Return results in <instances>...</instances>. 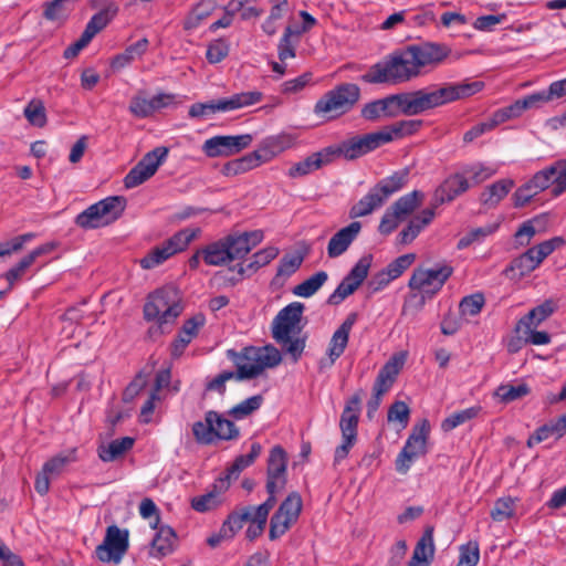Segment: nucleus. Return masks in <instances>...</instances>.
Listing matches in <instances>:
<instances>
[{
    "label": "nucleus",
    "instance_id": "1",
    "mask_svg": "<svg viewBox=\"0 0 566 566\" xmlns=\"http://www.w3.org/2000/svg\"><path fill=\"white\" fill-rule=\"evenodd\" d=\"M483 87L484 84L480 81L433 84L426 88L391 95V105L402 114L413 116L473 96Z\"/></svg>",
    "mask_w": 566,
    "mask_h": 566
},
{
    "label": "nucleus",
    "instance_id": "2",
    "mask_svg": "<svg viewBox=\"0 0 566 566\" xmlns=\"http://www.w3.org/2000/svg\"><path fill=\"white\" fill-rule=\"evenodd\" d=\"M470 188L469 179L463 172H458L448 177L433 195L432 208L423 209L415 216L409 223L400 231L397 241L400 244L412 242L418 234L431 223L434 218V208L444 202L452 201Z\"/></svg>",
    "mask_w": 566,
    "mask_h": 566
},
{
    "label": "nucleus",
    "instance_id": "3",
    "mask_svg": "<svg viewBox=\"0 0 566 566\" xmlns=\"http://www.w3.org/2000/svg\"><path fill=\"white\" fill-rule=\"evenodd\" d=\"M305 306L300 302H292L283 307L272 322V337L296 361L304 348L305 339L300 336L301 319Z\"/></svg>",
    "mask_w": 566,
    "mask_h": 566
},
{
    "label": "nucleus",
    "instance_id": "4",
    "mask_svg": "<svg viewBox=\"0 0 566 566\" xmlns=\"http://www.w3.org/2000/svg\"><path fill=\"white\" fill-rule=\"evenodd\" d=\"M548 188L554 197L566 191V158L556 160L537 171L527 182L517 188L513 195L514 206L524 207L533 197Z\"/></svg>",
    "mask_w": 566,
    "mask_h": 566
},
{
    "label": "nucleus",
    "instance_id": "5",
    "mask_svg": "<svg viewBox=\"0 0 566 566\" xmlns=\"http://www.w3.org/2000/svg\"><path fill=\"white\" fill-rule=\"evenodd\" d=\"M228 354L237 366L238 380L255 378L264 369L273 368L282 360L281 353L272 345L245 347L239 354L233 350H229Z\"/></svg>",
    "mask_w": 566,
    "mask_h": 566
},
{
    "label": "nucleus",
    "instance_id": "6",
    "mask_svg": "<svg viewBox=\"0 0 566 566\" xmlns=\"http://www.w3.org/2000/svg\"><path fill=\"white\" fill-rule=\"evenodd\" d=\"M360 98V88L354 83H343L326 92L315 104L314 113L336 118L349 112Z\"/></svg>",
    "mask_w": 566,
    "mask_h": 566
},
{
    "label": "nucleus",
    "instance_id": "7",
    "mask_svg": "<svg viewBox=\"0 0 566 566\" xmlns=\"http://www.w3.org/2000/svg\"><path fill=\"white\" fill-rule=\"evenodd\" d=\"M182 312L178 290L174 286H165L156 290L148 296L144 305V317L147 321H156L161 327L172 323Z\"/></svg>",
    "mask_w": 566,
    "mask_h": 566
},
{
    "label": "nucleus",
    "instance_id": "8",
    "mask_svg": "<svg viewBox=\"0 0 566 566\" xmlns=\"http://www.w3.org/2000/svg\"><path fill=\"white\" fill-rule=\"evenodd\" d=\"M127 200L123 196H111L91 205L75 218L82 229H97L116 221L124 212Z\"/></svg>",
    "mask_w": 566,
    "mask_h": 566
},
{
    "label": "nucleus",
    "instance_id": "9",
    "mask_svg": "<svg viewBox=\"0 0 566 566\" xmlns=\"http://www.w3.org/2000/svg\"><path fill=\"white\" fill-rule=\"evenodd\" d=\"M127 200L123 196H111L91 205L75 218L82 229H97L116 221L124 212Z\"/></svg>",
    "mask_w": 566,
    "mask_h": 566
},
{
    "label": "nucleus",
    "instance_id": "10",
    "mask_svg": "<svg viewBox=\"0 0 566 566\" xmlns=\"http://www.w3.org/2000/svg\"><path fill=\"white\" fill-rule=\"evenodd\" d=\"M192 433L197 442L210 444L214 440H234L239 437V428L221 413L210 410L205 415V421L192 424Z\"/></svg>",
    "mask_w": 566,
    "mask_h": 566
},
{
    "label": "nucleus",
    "instance_id": "11",
    "mask_svg": "<svg viewBox=\"0 0 566 566\" xmlns=\"http://www.w3.org/2000/svg\"><path fill=\"white\" fill-rule=\"evenodd\" d=\"M430 424L427 419L413 426L402 450L396 459V470L401 474H406L412 463L427 454V441L429 438Z\"/></svg>",
    "mask_w": 566,
    "mask_h": 566
},
{
    "label": "nucleus",
    "instance_id": "12",
    "mask_svg": "<svg viewBox=\"0 0 566 566\" xmlns=\"http://www.w3.org/2000/svg\"><path fill=\"white\" fill-rule=\"evenodd\" d=\"M262 93L258 91L242 92L227 98L211 101L209 103H196L189 108L190 117H205L217 112H229L259 103Z\"/></svg>",
    "mask_w": 566,
    "mask_h": 566
},
{
    "label": "nucleus",
    "instance_id": "13",
    "mask_svg": "<svg viewBox=\"0 0 566 566\" xmlns=\"http://www.w3.org/2000/svg\"><path fill=\"white\" fill-rule=\"evenodd\" d=\"M452 273L453 269L447 264L432 269H416L410 277L409 286L421 294L420 303L423 304L424 296L431 297L439 292Z\"/></svg>",
    "mask_w": 566,
    "mask_h": 566
},
{
    "label": "nucleus",
    "instance_id": "14",
    "mask_svg": "<svg viewBox=\"0 0 566 566\" xmlns=\"http://www.w3.org/2000/svg\"><path fill=\"white\" fill-rule=\"evenodd\" d=\"M128 530H120L116 525L106 528L102 544L95 549L96 557L103 563L119 564L129 547Z\"/></svg>",
    "mask_w": 566,
    "mask_h": 566
},
{
    "label": "nucleus",
    "instance_id": "15",
    "mask_svg": "<svg viewBox=\"0 0 566 566\" xmlns=\"http://www.w3.org/2000/svg\"><path fill=\"white\" fill-rule=\"evenodd\" d=\"M371 255L361 256L349 273L343 279L335 291L328 296L327 303L329 305H338L346 297L352 295L365 281L368 275V270L371 265Z\"/></svg>",
    "mask_w": 566,
    "mask_h": 566
},
{
    "label": "nucleus",
    "instance_id": "16",
    "mask_svg": "<svg viewBox=\"0 0 566 566\" xmlns=\"http://www.w3.org/2000/svg\"><path fill=\"white\" fill-rule=\"evenodd\" d=\"M253 138L250 134L238 136H214L207 139L202 150L208 157L231 156L250 146Z\"/></svg>",
    "mask_w": 566,
    "mask_h": 566
},
{
    "label": "nucleus",
    "instance_id": "17",
    "mask_svg": "<svg viewBox=\"0 0 566 566\" xmlns=\"http://www.w3.org/2000/svg\"><path fill=\"white\" fill-rule=\"evenodd\" d=\"M174 101V95L159 93L151 98H147L145 92L139 91L129 102L128 111L137 118H147L157 111L167 107Z\"/></svg>",
    "mask_w": 566,
    "mask_h": 566
},
{
    "label": "nucleus",
    "instance_id": "18",
    "mask_svg": "<svg viewBox=\"0 0 566 566\" xmlns=\"http://www.w3.org/2000/svg\"><path fill=\"white\" fill-rule=\"evenodd\" d=\"M408 49L413 56V62L420 75L423 73L424 69L436 67L449 55V49L447 46L430 42L421 45H411L408 46Z\"/></svg>",
    "mask_w": 566,
    "mask_h": 566
},
{
    "label": "nucleus",
    "instance_id": "19",
    "mask_svg": "<svg viewBox=\"0 0 566 566\" xmlns=\"http://www.w3.org/2000/svg\"><path fill=\"white\" fill-rule=\"evenodd\" d=\"M389 197V182L380 181L373 187L366 196H364L349 210L352 219L360 218L373 213L380 208Z\"/></svg>",
    "mask_w": 566,
    "mask_h": 566
},
{
    "label": "nucleus",
    "instance_id": "20",
    "mask_svg": "<svg viewBox=\"0 0 566 566\" xmlns=\"http://www.w3.org/2000/svg\"><path fill=\"white\" fill-rule=\"evenodd\" d=\"M226 248L229 250L231 261L244 258L254 247L263 240V232L254 230L239 234H229L222 238Z\"/></svg>",
    "mask_w": 566,
    "mask_h": 566
},
{
    "label": "nucleus",
    "instance_id": "21",
    "mask_svg": "<svg viewBox=\"0 0 566 566\" xmlns=\"http://www.w3.org/2000/svg\"><path fill=\"white\" fill-rule=\"evenodd\" d=\"M418 76L419 70L408 48L391 55V83H405Z\"/></svg>",
    "mask_w": 566,
    "mask_h": 566
},
{
    "label": "nucleus",
    "instance_id": "22",
    "mask_svg": "<svg viewBox=\"0 0 566 566\" xmlns=\"http://www.w3.org/2000/svg\"><path fill=\"white\" fill-rule=\"evenodd\" d=\"M294 144V137L290 134H279L269 136L261 143L260 147L254 150L260 164L268 163L274 157L291 148Z\"/></svg>",
    "mask_w": 566,
    "mask_h": 566
},
{
    "label": "nucleus",
    "instance_id": "23",
    "mask_svg": "<svg viewBox=\"0 0 566 566\" xmlns=\"http://www.w3.org/2000/svg\"><path fill=\"white\" fill-rule=\"evenodd\" d=\"M228 489L229 482L227 479H217L209 492L191 499V507L200 513L217 509L223 502L222 496Z\"/></svg>",
    "mask_w": 566,
    "mask_h": 566
},
{
    "label": "nucleus",
    "instance_id": "24",
    "mask_svg": "<svg viewBox=\"0 0 566 566\" xmlns=\"http://www.w3.org/2000/svg\"><path fill=\"white\" fill-rule=\"evenodd\" d=\"M59 247L55 241L46 242L32 250L29 254L23 256L17 265L11 268L6 273V279L9 282V289L11 290L15 281H18L25 271L35 262V260L42 255L49 254Z\"/></svg>",
    "mask_w": 566,
    "mask_h": 566
},
{
    "label": "nucleus",
    "instance_id": "25",
    "mask_svg": "<svg viewBox=\"0 0 566 566\" xmlns=\"http://www.w3.org/2000/svg\"><path fill=\"white\" fill-rule=\"evenodd\" d=\"M360 392H356L346 401L345 408L342 412L339 420L342 437L357 439V426L360 413Z\"/></svg>",
    "mask_w": 566,
    "mask_h": 566
},
{
    "label": "nucleus",
    "instance_id": "26",
    "mask_svg": "<svg viewBox=\"0 0 566 566\" xmlns=\"http://www.w3.org/2000/svg\"><path fill=\"white\" fill-rule=\"evenodd\" d=\"M436 553L433 527L428 526L418 539L407 566H430Z\"/></svg>",
    "mask_w": 566,
    "mask_h": 566
},
{
    "label": "nucleus",
    "instance_id": "27",
    "mask_svg": "<svg viewBox=\"0 0 566 566\" xmlns=\"http://www.w3.org/2000/svg\"><path fill=\"white\" fill-rule=\"evenodd\" d=\"M361 229L358 221L349 223L347 227L337 231L329 240L327 245V254L334 259L347 251L353 241L357 238Z\"/></svg>",
    "mask_w": 566,
    "mask_h": 566
},
{
    "label": "nucleus",
    "instance_id": "28",
    "mask_svg": "<svg viewBox=\"0 0 566 566\" xmlns=\"http://www.w3.org/2000/svg\"><path fill=\"white\" fill-rule=\"evenodd\" d=\"M156 530L157 533L150 543L149 555L155 558H161L174 552L177 536L175 531L168 525H158Z\"/></svg>",
    "mask_w": 566,
    "mask_h": 566
},
{
    "label": "nucleus",
    "instance_id": "29",
    "mask_svg": "<svg viewBox=\"0 0 566 566\" xmlns=\"http://www.w3.org/2000/svg\"><path fill=\"white\" fill-rule=\"evenodd\" d=\"M565 434L566 413L537 428L536 431L528 438L527 446L533 447L534 444L541 443L549 438L558 440L563 438Z\"/></svg>",
    "mask_w": 566,
    "mask_h": 566
},
{
    "label": "nucleus",
    "instance_id": "30",
    "mask_svg": "<svg viewBox=\"0 0 566 566\" xmlns=\"http://www.w3.org/2000/svg\"><path fill=\"white\" fill-rule=\"evenodd\" d=\"M117 12L118 7L114 1H105L103 9L95 13L87 22L83 31L85 38L92 41L98 32L106 28V25L112 21V19L117 14Z\"/></svg>",
    "mask_w": 566,
    "mask_h": 566
},
{
    "label": "nucleus",
    "instance_id": "31",
    "mask_svg": "<svg viewBox=\"0 0 566 566\" xmlns=\"http://www.w3.org/2000/svg\"><path fill=\"white\" fill-rule=\"evenodd\" d=\"M355 319L356 315L350 314L333 334L328 348V356L331 359L329 365H333L344 353Z\"/></svg>",
    "mask_w": 566,
    "mask_h": 566
},
{
    "label": "nucleus",
    "instance_id": "32",
    "mask_svg": "<svg viewBox=\"0 0 566 566\" xmlns=\"http://www.w3.org/2000/svg\"><path fill=\"white\" fill-rule=\"evenodd\" d=\"M551 95L548 90L541 91L525 96L524 98L517 99L512 105L502 108V111L507 115V119L513 117H518L526 109L537 108L545 103L551 102Z\"/></svg>",
    "mask_w": 566,
    "mask_h": 566
},
{
    "label": "nucleus",
    "instance_id": "33",
    "mask_svg": "<svg viewBox=\"0 0 566 566\" xmlns=\"http://www.w3.org/2000/svg\"><path fill=\"white\" fill-rule=\"evenodd\" d=\"M334 151L326 149L325 153H315L311 156L306 157L304 160H301L294 164L290 169L287 175L291 178H298L306 176L317 169H319L323 165L331 161V156Z\"/></svg>",
    "mask_w": 566,
    "mask_h": 566
},
{
    "label": "nucleus",
    "instance_id": "34",
    "mask_svg": "<svg viewBox=\"0 0 566 566\" xmlns=\"http://www.w3.org/2000/svg\"><path fill=\"white\" fill-rule=\"evenodd\" d=\"M389 390V361H387L380 369L374 387L373 396L367 403V417L373 418V415L377 411L384 395Z\"/></svg>",
    "mask_w": 566,
    "mask_h": 566
},
{
    "label": "nucleus",
    "instance_id": "35",
    "mask_svg": "<svg viewBox=\"0 0 566 566\" xmlns=\"http://www.w3.org/2000/svg\"><path fill=\"white\" fill-rule=\"evenodd\" d=\"M77 461V449L71 448L62 451L56 455L49 459L42 467V469L49 473L51 478L61 475L66 468Z\"/></svg>",
    "mask_w": 566,
    "mask_h": 566
},
{
    "label": "nucleus",
    "instance_id": "36",
    "mask_svg": "<svg viewBox=\"0 0 566 566\" xmlns=\"http://www.w3.org/2000/svg\"><path fill=\"white\" fill-rule=\"evenodd\" d=\"M514 187L512 179H501L486 187L480 196V202L488 207H495Z\"/></svg>",
    "mask_w": 566,
    "mask_h": 566
},
{
    "label": "nucleus",
    "instance_id": "37",
    "mask_svg": "<svg viewBox=\"0 0 566 566\" xmlns=\"http://www.w3.org/2000/svg\"><path fill=\"white\" fill-rule=\"evenodd\" d=\"M424 198L423 192L413 190L400 197L392 206V216L397 219H405L419 207Z\"/></svg>",
    "mask_w": 566,
    "mask_h": 566
},
{
    "label": "nucleus",
    "instance_id": "38",
    "mask_svg": "<svg viewBox=\"0 0 566 566\" xmlns=\"http://www.w3.org/2000/svg\"><path fill=\"white\" fill-rule=\"evenodd\" d=\"M134 446V439L124 437L120 439L113 440L108 444H102L98 447V457L104 462L115 461L122 457L125 452L130 450Z\"/></svg>",
    "mask_w": 566,
    "mask_h": 566
},
{
    "label": "nucleus",
    "instance_id": "39",
    "mask_svg": "<svg viewBox=\"0 0 566 566\" xmlns=\"http://www.w3.org/2000/svg\"><path fill=\"white\" fill-rule=\"evenodd\" d=\"M200 253L208 265L220 266L231 262L229 250L226 248L222 239L208 244Z\"/></svg>",
    "mask_w": 566,
    "mask_h": 566
},
{
    "label": "nucleus",
    "instance_id": "40",
    "mask_svg": "<svg viewBox=\"0 0 566 566\" xmlns=\"http://www.w3.org/2000/svg\"><path fill=\"white\" fill-rule=\"evenodd\" d=\"M556 310L555 303L552 300H546L544 303L532 308L525 316L518 321V327L538 326L542 322L548 318Z\"/></svg>",
    "mask_w": 566,
    "mask_h": 566
},
{
    "label": "nucleus",
    "instance_id": "41",
    "mask_svg": "<svg viewBox=\"0 0 566 566\" xmlns=\"http://www.w3.org/2000/svg\"><path fill=\"white\" fill-rule=\"evenodd\" d=\"M506 120H507V115L501 108V109L496 111L489 120L479 123V124L474 125L471 129H469L463 135V140H464V143H472L478 137L492 130L497 125H500Z\"/></svg>",
    "mask_w": 566,
    "mask_h": 566
},
{
    "label": "nucleus",
    "instance_id": "42",
    "mask_svg": "<svg viewBox=\"0 0 566 566\" xmlns=\"http://www.w3.org/2000/svg\"><path fill=\"white\" fill-rule=\"evenodd\" d=\"M301 31L286 27L277 45V54L281 62L295 56V48L300 41Z\"/></svg>",
    "mask_w": 566,
    "mask_h": 566
},
{
    "label": "nucleus",
    "instance_id": "43",
    "mask_svg": "<svg viewBox=\"0 0 566 566\" xmlns=\"http://www.w3.org/2000/svg\"><path fill=\"white\" fill-rule=\"evenodd\" d=\"M564 244L565 240L562 237H554L530 248L526 253L532 256V261L536 268H538L548 255H551L555 250L562 248Z\"/></svg>",
    "mask_w": 566,
    "mask_h": 566
},
{
    "label": "nucleus",
    "instance_id": "44",
    "mask_svg": "<svg viewBox=\"0 0 566 566\" xmlns=\"http://www.w3.org/2000/svg\"><path fill=\"white\" fill-rule=\"evenodd\" d=\"M216 3L213 0L200 1L187 15L184 22L186 30H193L198 28L214 10Z\"/></svg>",
    "mask_w": 566,
    "mask_h": 566
},
{
    "label": "nucleus",
    "instance_id": "45",
    "mask_svg": "<svg viewBox=\"0 0 566 566\" xmlns=\"http://www.w3.org/2000/svg\"><path fill=\"white\" fill-rule=\"evenodd\" d=\"M148 48V40L146 38L138 40L136 43L129 45L123 53L113 59L112 66L114 69H123L132 61L140 57Z\"/></svg>",
    "mask_w": 566,
    "mask_h": 566
},
{
    "label": "nucleus",
    "instance_id": "46",
    "mask_svg": "<svg viewBox=\"0 0 566 566\" xmlns=\"http://www.w3.org/2000/svg\"><path fill=\"white\" fill-rule=\"evenodd\" d=\"M199 229H182L176 232L171 238L166 240L163 244L168 250L169 254L184 251L189 243L198 235Z\"/></svg>",
    "mask_w": 566,
    "mask_h": 566
},
{
    "label": "nucleus",
    "instance_id": "47",
    "mask_svg": "<svg viewBox=\"0 0 566 566\" xmlns=\"http://www.w3.org/2000/svg\"><path fill=\"white\" fill-rule=\"evenodd\" d=\"M199 229H182L176 232L171 238L166 240L163 244L168 250L169 254L184 251L189 243L198 235Z\"/></svg>",
    "mask_w": 566,
    "mask_h": 566
},
{
    "label": "nucleus",
    "instance_id": "48",
    "mask_svg": "<svg viewBox=\"0 0 566 566\" xmlns=\"http://www.w3.org/2000/svg\"><path fill=\"white\" fill-rule=\"evenodd\" d=\"M167 155L168 148L157 147L154 150L148 151L137 165L139 169H142L150 178L156 174L157 169L164 163Z\"/></svg>",
    "mask_w": 566,
    "mask_h": 566
},
{
    "label": "nucleus",
    "instance_id": "49",
    "mask_svg": "<svg viewBox=\"0 0 566 566\" xmlns=\"http://www.w3.org/2000/svg\"><path fill=\"white\" fill-rule=\"evenodd\" d=\"M167 155L168 148L157 147L154 150L148 151L137 165L139 169H142L150 178L156 174L157 169L164 163Z\"/></svg>",
    "mask_w": 566,
    "mask_h": 566
},
{
    "label": "nucleus",
    "instance_id": "50",
    "mask_svg": "<svg viewBox=\"0 0 566 566\" xmlns=\"http://www.w3.org/2000/svg\"><path fill=\"white\" fill-rule=\"evenodd\" d=\"M328 274L325 271H318L293 290V293L301 297H311L314 295L327 281Z\"/></svg>",
    "mask_w": 566,
    "mask_h": 566
},
{
    "label": "nucleus",
    "instance_id": "51",
    "mask_svg": "<svg viewBox=\"0 0 566 566\" xmlns=\"http://www.w3.org/2000/svg\"><path fill=\"white\" fill-rule=\"evenodd\" d=\"M496 167L482 163L473 164L462 170L463 175L469 179L470 187L480 185L483 181L490 179L496 174Z\"/></svg>",
    "mask_w": 566,
    "mask_h": 566
},
{
    "label": "nucleus",
    "instance_id": "52",
    "mask_svg": "<svg viewBox=\"0 0 566 566\" xmlns=\"http://www.w3.org/2000/svg\"><path fill=\"white\" fill-rule=\"evenodd\" d=\"M266 474H277L287 476V455L281 446H275L271 449Z\"/></svg>",
    "mask_w": 566,
    "mask_h": 566
},
{
    "label": "nucleus",
    "instance_id": "53",
    "mask_svg": "<svg viewBox=\"0 0 566 566\" xmlns=\"http://www.w3.org/2000/svg\"><path fill=\"white\" fill-rule=\"evenodd\" d=\"M516 500L511 496H503L495 501L490 516L494 522H503L515 515Z\"/></svg>",
    "mask_w": 566,
    "mask_h": 566
},
{
    "label": "nucleus",
    "instance_id": "54",
    "mask_svg": "<svg viewBox=\"0 0 566 566\" xmlns=\"http://www.w3.org/2000/svg\"><path fill=\"white\" fill-rule=\"evenodd\" d=\"M271 510H272L271 502L260 504V509L258 510V512L255 514L256 521L254 523L250 524L245 531V537L249 541L252 542L262 535V533L265 530L269 513Z\"/></svg>",
    "mask_w": 566,
    "mask_h": 566
},
{
    "label": "nucleus",
    "instance_id": "55",
    "mask_svg": "<svg viewBox=\"0 0 566 566\" xmlns=\"http://www.w3.org/2000/svg\"><path fill=\"white\" fill-rule=\"evenodd\" d=\"M360 81L369 84H382L389 81V59H382L380 62L371 65L368 71L360 76Z\"/></svg>",
    "mask_w": 566,
    "mask_h": 566
},
{
    "label": "nucleus",
    "instance_id": "56",
    "mask_svg": "<svg viewBox=\"0 0 566 566\" xmlns=\"http://www.w3.org/2000/svg\"><path fill=\"white\" fill-rule=\"evenodd\" d=\"M530 394V387L526 384H504L496 388L495 397L502 402L509 403L514 400L521 399Z\"/></svg>",
    "mask_w": 566,
    "mask_h": 566
},
{
    "label": "nucleus",
    "instance_id": "57",
    "mask_svg": "<svg viewBox=\"0 0 566 566\" xmlns=\"http://www.w3.org/2000/svg\"><path fill=\"white\" fill-rule=\"evenodd\" d=\"M499 229V223H490L483 227L474 228L467 232L458 242V249H465L474 242H481L488 235L493 234Z\"/></svg>",
    "mask_w": 566,
    "mask_h": 566
},
{
    "label": "nucleus",
    "instance_id": "58",
    "mask_svg": "<svg viewBox=\"0 0 566 566\" xmlns=\"http://www.w3.org/2000/svg\"><path fill=\"white\" fill-rule=\"evenodd\" d=\"M263 397L261 395L252 396L232 407L228 411V415L235 420L243 419L256 411L261 407Z\"/></svg>",
    "mask_w": 566,
    "mask_h": 566
},
{
    "label": "nucleus",
    "instance_id": "59",
    "mask_svg": "<svg viewBox=\"0 0 566 566\" xmlns=\"http://www.w3.org/2000/svg\"><path fill=\"white\" fill-rule=\"evenodd\" d=\"M389 112V96L369 102L364 105L360 115L364 119L376 122Z\"/></svg>",
    "mask_w": 566,
    "mask_h": 566
},
{
    "label": "nucleus",
    "instance_id": "60",
    "mask_svg": "<svg viewBox=\"0 0 566 566\" xmlns=\"http://www.w3.org/2000/svg\"><path fill=\"white\" fill-rule=\"evenodd\" d=\"M260 161L256 156H254V151L232 161H229L224 165V171L227 175H238L245 171H249L258 166H260Z\"/></svg>",
    "mask_w": 566,
    "mask_h": 566
},
{
    "label": "nucleus",
    "instance_id": "61",
    "mask_svg": "<svg viewBox=\"0 0 566 566\" xmlns=\"http://www.w3.org/2000/svg\"><path fill=\"white\" fill-rule=\"evenodd\" d=\"M297 521L281 514L279 512H275L270 521V531H269V537L271 541H275L283 536L293 524H295Z\"/></svg>",
    "mask_w": 566,
    "mask_h": 566
},
{
    "label": "nucleus",
    "instance_id": "62",
    "mask_svg": "<svg viewBox=\"0 0 566 566\" xmlns=\"http://www.w3.org/2000/svg\"><path fill=\"white\" fill-rule=\"evenodd\" d=\"M480 411V407H471L464 410L457 411L449 417H447L442 423L441 428L444 431H451L460 424L475 418Z\"/></svg>",
    "mask_w": 566,
    "mask_h": 566
},
{
    "label": "nucleus",
    "instance_id": "63",
    "mask_svg": "<svg viewBox=\"0 0 566 566\" xmlns=\"http://www.w3.org/2000/svg\"><path fill=\"white\" fill-rule=\"evenodd\" d=\"M24 116L28 122L36 127H43L46 124V113L42 101L32 99L24 108Z\"/></svg>",
    "mask_w": 566,
    "mask_h": 566
},
{
    "label": "nucleus",
    "instance_id": "64",
    "mask_svg": "<svg viewBox=\"0 0 566 566\" xmlns=\"http://www.w3.org/2000/svg\"><path fill=\"white\" fill-rule=\"evenodd\" d=\"M302 507L303 501L300 493L291 492L286 496V499L280 504L276 512L297 521L302 512Z\"/></svg>",
    "mask_w": 566,
    "mask_h": 566
}]
</instances>
